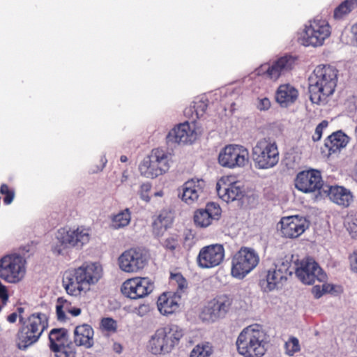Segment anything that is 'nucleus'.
<instances>
[{"instance_id":"nucleus-7","label":"nucleus","mask_w":357,"mask_h":357,"mask_svg":"<svg viewBox=\"0 0 357 357\" xmlns=\"http://www.w3.org/2000/svg\"><path fill=\"white\" fill-rule=\"evenodd\" d=\"M252 158L260 169L274 167L279 160L276 143L266 138L259 140L252 148Z\"/></svg>"},{"instance_id":"nucleus-8","label":"nucleus","mask_w":357,"mask_h":357,"mask_svg":"<svg viewBox=\"0 0 357 357\" xmlns=\"http://www.w3.org/2000/svg\"><path fill=\"white\" fill-rule=\"evenodd\" d=\"M56 238L60 246L54 247L52 250L54 253L60 255L62 252L61 247L63 248L75 247L80 248L89 241L90 235L84 228L78 227L76 229L69 230L61 228L57 231Z\"/></svg>"},{"instance_id":"nucleus-22","label":"nucleus","mask_w":357,"mask_h":357,"mask_svg":"<svg viewBox=\"0 0 357 357\" xmlns=\"http://www.w3.org/2000/svg\"><path fill=\"white\" fill-rule=\"evenodd\" d=\"M167 140L169 142L177 144H191L196 139V133L185 122L172 129L168 134Z\"/></svg>"},{"instance_id":"nucleus-48","label":"nucleus","mask_w":357,"mask_h":357,"mask_svg":"<svg viewBox=\"0 0 357 357\" xmlns=\"http://www.w3.org/2000/svg\"><path fill=\"white\" fill-rule=\"evenodd\" d=\"M351 268L353 271L357 272V254L354 253L350 257Z\"/></svg>"},{"instance_id":"nucleus-33","label":"nucleus","mask_w":357,"mask_h":357,"mask_svg":"<svg viewBox=\"0 0 357 357\" xmlns=\"http://www.w3.org/2000/svg\"><path fill=\"white\" fill-rule=\"evenodd\" d=\"M77 346L75 342H70L66 344L64 343L56 351H54L55 357H75L76 356V347Z\"/></svg>"},{"instance_id":"nucleus-49","label":"nucleus","mask_w":357,"mask_h":357,"mask_svg":"<svg viewBox=\"0 0 357 357\" xmlns=\"http://www.w3.org/2000/svg\"><path fill=\"white\" fill-rule=\"evenodd\" d=\"M56 314L57 318L59 321H63L65 319V313L62 310V305L56 306Z\"/></svg>"},{"instance_id":"nucleus-21","label":"nucleus","mask_w":357,"mask_h":357,"mask_svg":"<svg viewBox=\"0 0 357 357\" xmlns=\"http://www.w3.org/2000/svg\"><path fill=\"white\" fill-rule=\"evenodd\" d=\"M220 214L221 209L218 205L208 203L204 209H198L195 212L194 222L199 227H206L213 220H218Z\"/></svg>"},{"instance_id":"nucleus-52","label":"nucleus","mask_w":357,"mask_h":357,"mask_svg":"<svg viewBox=\"0 0 357 357\" xmlns=\"http://www.w3.org/2000/svg\"><path fill=\"white\" fill-rule=\"evenodd\" d=\"M173 276L175 277L178 280H181V282L179 283L178 286L181 289L183 288L184 287L183 283H185L184 278L178 274L174 275Z\"/></svg>"},{"instance_id":"nucleus-34","label":"nucleus","mask_w":357,"mask_h":357,"mask_svg":"<svg viewBox=\"0 0 357 357\" xmlns=\"http://www.w3.org/2000/svg\"><path fill=\"white\" fill-rule=\"evenodd\" d=\"M130 221V214L129 209L126 208L113 218L112 227L114 229L123 227L129 224Z\"/></svg>"},{"instance_id":"nucleus-20","label":"nucleus","mask_w":357,"mask_h":357,"mask_svg":"<svg viewBox=\"0 0 357 357\" xmlns=\"http://www.w3.org/2000/svg\"><path fill=\"white\" fill-rule=\"evenodd\" d=\"M280 231L287 238H296L301 235L307 228V222L305 218L298 215L289 216L282 218L280 222Z\"/></svg>"},{"instance_id":"nucleus-14","label":"nucleus","mask_w":357,"mask_h":357,"mask_svg":"<svg viewBox=\"0 0 357 357\" xmlns=\"http://www.w3.org/2000/svg\"><path fill=\"white\" fill-rule=\"evenodd\" d=\"M231 303L232 300L229 296H217L204 307L201 314L202 319L205 321H215L224 317L229 310Z\"/></svg>"},{"instance_id":"nucleus-46","label":"nucleus","mask_w":357,"mask_h":357,"mask_svg":"<svg viewBox=\"0 0 357 357\" xmlns=\"http://www.w3.org/2000/svg\"><path fill=\"white\" fill-rule=\"evenodd\" d=\"M271 107V102L270 100L266 98H262L259 100V104L257 105V107L260 110H267Z\"/></svg>"},{"instance_id":"nucleus-3","label":"nucleus","mask_w":357,"mask_h":357,"mask_svg":"<svg viewBox=\"0 0 357 357\" xmlns=\"http://www.w3.org/2000/svg\"><path fill=\"white\" fill-rule=\"evenodd\" d=\"M26 260L17 253L8 254L0 258V278L9 284L22 282L26 273Z\"/></svg>"},{"instance_id":"nucleus-56","label":"nucleus","mask_w":357,"mask_h":357,"mask_svg":"<svg viewBox=\"0 0 357 357\" xmlns=\"http://www.w3.org/2000/svg\"><path fill=\"white\" fill-rule=\"evenodd\" d=\"M121 162H126L127 160V158L124 155L121 157Z\"/></svg>"},{"instance_id":"nucleus-30","label":"nucleus","mask_w":357,"mask_h":357,"mask_svg":"<svg viewBox=\"0 0 357 357\" xmlns=\"http://www.w3.org/2000/svg\"><path fill=\"white\" fill-rule=\"evenodd\" d=\"M347 142V136L341 131H338L328 137L326 146L329 149L330 151L335 152L346 146Z\"/></svg>"},{"instance_id":"nucleus-47","label":"nucleus","mask_w":357,"mask_h":357,"mask_svg":"<svg viewBox=\"0 0 357 357\" xmlns=\"http://www.w3.org/2000/svg\"><path fill=\"white\" fill-rule=\"evenodd\" d=\"M149 312V307L147 305H140L135 309V313L139 317L146 315Z\"/></svg>"},{"instance_id":"nucleus-12","label":"nucleus","mask_w":357,"mask_h":357,"mask_svg":"<svg viewBox=\"0 0 357 357\" xmlns=\"http://www.w3.org/2000/svg\"><path fill=\"white\" fill-rule=\"evenodd\" d=\"M218 161L225 167H242L249 161V152L246 148L241 145H227L220 152Z\"/></svg>"},{"instance_id":"nucleus-1","label":"nucleus","mask_w":357,"mask_h":357,"mask_svg":"<svg viewBox=\"0 0 357 357\" xmlns=\"http://www.w3.org/2000/svg\"><path fill=\"white\" fill-rule=\"evenodd\" d=\"M101 276V266L97 264H91L75 269L73 273H66L63 283L68 294L78 296L82 291H88L89 286L96 283Z\"/></svg>"},{"instance_id":"nucleus-35","label":"nucleus","mask_w":357,"mask_h":357,"mask_svg":"<svg viewBox=\"0 0 357 357\" xmlns=\"http://www.w3.org/2000/svg\"><path fill=\"white\" fill-rule=\"evenodd\" d=\"M291 261L287 257L285 258L278 259L275 263V268L277 271L286 275H291L292 270L290 269Z\"/></svg>"},{"instance_id":"nucleus-38","label":"nucleus","mask_w":357,"mask_h":357,"mask_svg":"<svg viewBox=\"0 0 357 357\" xmlns=\"http://www.w3.org/2000/svg\"><path fill=\"white\" fill-rule=\"evenodd\" d=\"M211 349L208 346H196L190 354V357H208Z\"/></svg>"},{"instance_id":"nucleus-23","label":"nucleus","mask_w":357,"mask_h":357,"mask_svg":"<svg viewBox=\"0 0 357 357\" xmlns=\"http://www.w3.org/2000/svg\"><path fill=\"white\" fill-rule=\"evenodd\" d=\"M204 183L202 180L191 179L186 181L182 187V200L185 203L190 204L197 200L200 193L202 192Z\"/></svg>"},{"instance_id":"nucleus-17","label":"nucleus","mask_w":357,"mask_h":357,"mask_svg":"<svg viewBox=\"0 0 357 357\" xmlns=\"http://www.w3.org/2000/svg\"><path fill=\"white\" fill-rule=\"evenodd\" d=\"M296 275L299 280L306 284H312L316 281L323 282L326 275L322 271L318 264L312 259L302 260L299 266L295 268Z\"/></svg>"},{"instance_id":"nucleus-24","label":"nucleus","mask_w":357,"mask_h":357,"mask_svg":"<svg viewBox=\"0 0 357 357\" xmlns=\"http://www.w3.org/2000/svg\"><path fill=\"white\" fill-rule=\"evenodd\" d=\"M93 331L88 324L77 326L74 331V342L77 346L90 348L93 345Z\"/></svg>"},{"instance_id":"nucleus-54","label":"nucleus","mask_w":357,"mask_h":357,"mask_svg":"<svg viewBox=\"0 0 357 357\" xmlns=\"http://www.w3.org/2000/svg\"><path fill=\"white\" fill-rule=\"evenodd\" d=\"M70 313L73 316H77L81 313V310L79 308H73L69 310Z\"/></svg>"},{"instance_id":"nucleus-2","label":"nucleus","mask_w":357,"mask_h":357,"mask_svg":"<svg viewBox=\"0 0 357 357\" xmlns=\"http://www.w3.org/2000/svg\"><path fill=\"white\" fill-rule=\"evenodd\" d=\"M238 353L244 357H261L266 352L264 344V332L258 326L245 328L236 341Z\"/></svg>"},{"instance_id":"nucleus-25","label":"nucleus","mask_w":357,"mask_h":357,"mask_svg":"<svg viewBox=\"0 0 357 357\" xmlns=\"http://www.w3.org/2000/svg\"><path fill=\"white\" fill-rule=\"evenodd\" d=\"M329 197L333 202L344 207L349 206L353 201L351 192L340 186L331 188Z\"/></svg>"},{"instance_id":"nucleus-18","label":"nucleus","mask_w":357,"mask_h":357,"mask_svg":"<svg viewBox=\"0 0 357 357\" xmlns=\"http://www.w3.org/2000/svg\"><path fill=\"white\" fill-rule=\"evenodd\" d=\"M295 186L305 193L319 191L323 186L320 172L312 169L298 173L295 180Z\"/></svg>"},{"instance_id":"nucleus-27","label":"nucleus","mask_w":357,"mask_h":357,"mask_svg":"<svg viewBox=\"0 0 357 357\" xmlns=\"http://www.w3.org/2000/svg\"><path fill=\"white\" fill-rule=\"evenodd\" d=\"M158 308L161 314L167 315L178 308V303L172 297H168L166 293L159 296L157 301Z\"/></svg>"},{"instance_id":"nucleus-55","label":"nucleus","mask_w":357,"mask_h":357,"mask_svg":"<svg viewBox=\"0 0 357 357\" xmlns=\"http://www.w3.org/2000/svg\"><path fill=\"white\" fill-rule=\"evenodd\" d=\"M23 311H24V309L22 307H18L17 308V312L20 314L19 317H20V321H22V320H23V317L21 315V314L23 312Z\"/></svg>"},{"instance_id":"nucleus-39","label":"nucleus","mask_w":357,"mask_h":357,"mask_svg":"<svg viewBox=\"0 0 357 357\" xmlns=\"http://www.w3.org/2000/svg\"><path fill=\"white\" fill-rule=\"evenodd\" d=\"M172 220L173 215L171 211H162L158 215L157 221L166 228L169 224H171Z\"/></svg>"},{"instance_id":"nucleus-4","label":"nucleus","mask_w":357,"mask_h":357,"mask_svg":"<svg viewBox=\"0 0 357 357\" xmlns=\"http://www.w3.org/2000/svg\"><path fill=\"white\" fill-rule=\"evenodd\" d=\"M296 60V56L285 54L275 60L261 64L255 70L253 74L255 76L275 82L281 76L290 72L294 68Z\"/></svg>"},{"instance_id":"nucleus-16","label":"nucleus","mask_w":357,"mask_h":357,"mask_svg":"<svg viewBox=\"0 0 357 357\" xmlns=\"http://www.w3.org/2000/svg\"><path fill=\"white\" fill-rule=\"evenodd\" d=\"M118 261L121 271L137 273L145 267L147 257L141 250L131 248L123 252L119 256Z\"/></svg>"},{"instance_id":"nucleus-15","label":"nucleus","mask_w":357,"mask_h":357,"mask_svg":"<svg viewBox=\"0 0 357 357\" xmlns=\"http://www.w3.org/2000/svg\"><path fill=\"white\" fill-rule=\"evenodd\" d=\"M153 289V283L148 278H134L124 282L121 290L126 297L138 299L149 295Z\"/></svg>"},{"instance_id":"nucleus-45","label":"nucleus","mask_w":357,"mask_h":357,"mask_svg":"<svg viewBox=\"0 0 357 357\" xmlns=\"http://www.w3.org/2000/svg\"><path fill=\"white\" fill-rule=\"evenodd\" d=\"M328 285L323 284L322 285V291H320V287L318 285H316L313 287V293L314 294V296L316 298H320L323 292H328Z\"/></svg>"},{"instance_id":"nucleus-11","label":"nucleus","mask_w":357,"mask_h":357,"mask_svg":"<svg viewBox=\"0 0 357 357\" xmlns=\"http://www.w3.org/2000/svg\"><path fill=\"white\" fill-rule=\"evenodd\" d=\"M41 314H33L27 321L26 326H22L17 334L18 346L20 349L36 342L45 330V325L42 321Z\"/></svg>"},{"instance_id":"nucleus-42","label":"nucleus","mask_w":357,"mask_h":357,"mask_svg":"<svg viewBox=\"0 0 357 357\" xmlns=\"http://www.w3.org/2000/svg\"><path fill=\"white\" fill-rule=\"evenodd\" d=\"M328 125V121L324 120L317 126L314 135L312 136L313 141L317 142L321 139L323 129L326 128Z\"/></svg>"},{"instance_id":"nucleus-43","label":"nucleus","mask_w":357,"mask_h":357,"mask_svg":"<svg viewBox=\"0 0 357 357\" xmlns=\"http://www.w3.org/2000/svg\"><path fill=\"white\" fill-rule=\"evenodd\" d=\"M151 190V185L149 183H144L141 185L140 197L145 202L149 201V197L148 192Z\"/></svg>"},{"instance_id":"nucleus-29","label":"nucleus","mask_w":357,"mask_h":357,"mask_svg":"<svg viewBox=\"0 0 357 357\" xmlns=\"http://www.w3.org/2000/svg\"><path fill=\"white\" fill-rule=\"evenodd\" d=\"M50 348L52 352L56 351L67 341L66 330L64 328H54L49 334Z\"/></svg>"},{"instance_id":"nucleus-26","label":"nucleus","mask_w":357,"mask_h":357,"mask_svg":"<svg viewBox=\"0 0 357 357\" xmlns=\"http://www.w3.org/2000/svg\"><path fill=\"white\" fill-rule=\"evenodd\" d=\"M216 190L219 197L226 202H229L238 199L242 197V190L236 186L235 183H232L228 186L221 187L219 183L216 185Z\"/></svg>"},{"instance_id":"nucleus-40","label":"nucleus","mask_w":357,"mask_h":357,"mask_svg":"<svg viewBox=\"0 0 357 357\" xmlns=\"http://www.w3.org/2000/svg\"><path fill=\"white\" fill-rule=\"evenodd\" d=\"M285 347L287 349V353L289 355H293L294 353L299 350V344L298 340L295 337L291 338L289 341L285 343Z\"/></svg>"},{"instance_id":"nucleus-9","label":"nucleus","mask_w":357,"mask_h":357,"mask_svg":"<svg viewBox=\"0 0 357 357\" xmlns=\"http://www.w3.org/2000/svg\"><path fill=\"white\" fill-rule=\"evenodd\" d=\"M259 263L258 255L250 248H241L233 257L231 275L242 279Z\"/></svg>"},{"instance_id":"nucleus-37","label":"nucleus","mask_w":357,"mask_h":357,"mask_svg":"<svg viewBox=\"0 0 357 357\" xmlns=\"http://www.w3.org/2000/svg\"><path fill=\"white\" fill-rule=\"evenodd\" d=\"M334 91H330L328 93H324V91H310V99L312 102L315 104H321L326 102L328 96L331 95Z\"/></svg>"},{"instance_id":"nucleus-44","label":"nucleus","mask_w":357,"mask_h":357,"mask_svg":"<svg viewBox=\"0 0 357 357\" xmlns=\"http://www.w3.org/2000/svg\"><path fill=\"white\" fill-rule=\"evenodd\" d=\"M164 245L166 248L174 250L178 246V242L174 238H168L165 240Z\"/></svg>"},{"instance_id":"nucleus-53","label":"nucleus","mask_w":357,"mask_h":357,"mask_svg":"<svg viewBox=\"0 0 357 357\" xmlns=\"http://www.w3.org/2000/svg\"><path fill=\"white\" fill-rule=\"evenodd\" d=\"M278 89L280 90V89H295L294 87H292L290 84H280L278 86Z\"/></svg>"},{"instance_id":"nucleus-19","label":"nucleus","mask_w":357,"mask_h":357,"mask_svg":"<svg viewBox=\"0 0 357 357\" xmlns=\"http://www.w3.org/2000/svg\"><path fill=\"white\" fill-rule=\"evenodd\" d=\"M225 252L222 245L215 244L203 248L198 256V262L202 268L218 266L224 259Z\"/></svg>"},{"instance_id":"nucleus-13","label":"nucleus","mask_w":357,"mask_h":357,"mask_svg":"<svg viewBox=\"0 0 357 357\" xmlns=\"http://www.w3.org/2000/svg\"><path fill=\"white\" fill-rule=\"evenodd\" d=\"M168 169L167 155L160 149L153 150L150 157L144 160L139 167L142 174L151 178L162 174Z\"/></svg>"},{"instance_id":"nucleus-5","label":"nucleus","mask_w":357,"mask_h":357,"mask_svg":"<svg viewBox=\"0 0 357 357\" xmlns=\"http://www.w3.org/2000/svg\"><path fill=\"white\" fill-rule=\"evenodd\" d=\"M183 336V332L177 326L158 329L151 337L149 349L153 354L169 353Z\"/></svg>"},{"instance_id":"nucleus-6","label":"nucleus","mask_w":357,"mask_h":357,"mask_svg":"<svg viewBox=\"0 0 357 357\" xmlns=\"http://www.w3.org/2000/svg\"><path fill=\"white\" fill-rule=\"evenodd\" d=\"M331 34L329 23L326 20L314 18L305 26L299 40L304 46L319 47L324 44Z\"/></svg>"},{"instance_id":"nucleus-51","label":"nucleus","mask_w":357,"mask_h":357,"mask_svg":"<svg viewBox=\"0 0 357 357\" xmlns=\"http://www.w3.org/2000/svg\"><path fill=\"white\" fill-rule=\"evenodd\" d=\"M351 31L354 34V41L357 45V24L352 26Z\"/></svg>"},{"instance_id":"nucleus-50","label":"nucleus","mask_w":357,"mask_h":357,"mask_svg":"<svg viewBox=\"0 0 357 357\" xmlns=\"http://www.w3.org/2000/svg\"><path fill=\"white\" fill-rule=\"evenodd\" d=\"M17 318V314L13 312L7 317V321L10 323H15Z\"/></svg>"},{"instance_id":"nucleus-31","label":"nucleus","mask_w":357,"mask_h":357,"mask_svg":"<svg viewBox=\"0 0 357 357\" xmlns=\"http://www.w3.org/2000/svg\"><path fill=\"white\" fill-rule=\"evenodd\" d=\"M357 6V0H344L334 10L333 17L342 19Z\"/></svg>"},{"instance_id":"nucleus-10","label":"nucleus","mask_w":357,"mask_h":357,"mask_svg":"<svg viewBox=\"0 0 357 357\" xmlns=\"http://www.w3.org/2000/svg\"><path fill=\"white\" fill-rule=\"evenodd\" d=\"M338 80V70L330 65H319L309 77V88L335 89Z\"/></svg>"},{"instance_id":"nucleus-36","label":"nucleus","mask_w":357,"mask_h":357,"mask_svg":"<svg viewBox=\"0 0 357 357\" xmlns=\"http://www.w3.org/2000/svg\"><path fill=\"white\" fill-rule=\"evenodd\" d=\"M0 194L4 195V204L9 205L13 202L15 192L13 188L8 186L7 184L3 183L0 187Z\"/></svg>"},{"instance_id":"nucleus-41","label":"nucleus","mask_w":357,"mask_h":357,"mask_svg":"<svg viewBox=\"0 0 357 357\" xmlns=\"http://www.w3.org/2000/svg\"><path fill=\"white\" fill-rule=\"evenodd\" d=\"M101 326L107 331L114 332L116 330V322L112 318H103L101 320Z\"/></svg>"},{"instance_id":"nucleus-28","label":"nucleus","mask_w":357,"mask_h":357,"mask_svg":"<svg viewBox=\"0 0 357 357\" xmlns=\"http://www.w3.org/2000/svg\"><path fill=\"white\" fill-rule=\"evenodd\" d=\"M287 279V277L286 275L274 269L273 271H269L268 272L266 280L263 282L262 286L266 283V287L264 289L271 291L280 287Z\"/></svg>"},{"instance_id":"nucleus-32","label":"nucleus","mask_w":357,"mask_h":357,"mask_svg":"<svg viewBox=\"0 0 357 357\" xmlns=\"http://www.w3.org/2000/svg\"><path fill=\"white\" fill-rule=\"evenodd\" d=\"M298 98V91H277L276 101L281 107H286L295 102Z\"/></svg>"}]
</instances>
